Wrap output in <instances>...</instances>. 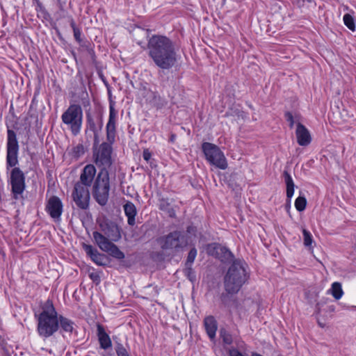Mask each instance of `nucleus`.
<instances>
[{"mask_svg":"<svg viewBox=\"0 0 356 356\" xmlns=\"http://www.w3.org/2000/svg\"><path fill=\"white\" fill-rule=\"evenodd\" d=\"M296 135L298 143L301 146H307L312 141L309 130L300 122L297 124Z\"/></svg>","mask_w":356,"mask_h":356,"instance_id":"19","label":"nucleus"},{"mask_svg":"<svg viewBox=\"0 0 356 356\" xmlns=\"http://www.w3.org/2000/svg\"><path fill=\"white\" fill-rule=\"evenodd\" d=\"M159 208L163 211L170 207L171 202L168 198L161 197L159 199Z\"/></svg>","mask_w":356,"mask_h":356,"instance_id":"32","label":"nucleus"},{"mask_svg":"<svg viewBox=\"0 0 356 356\" xmlns=\"http://www.w3.org/2000/svg\"><path fill=\"white\" fill-rule=\"evenodd\" d=\"M164 211H165L170 218L176 217V212H175V209L172 207H169L168 209L165 210Z\"/></svg>","mask_w":356,"mask_h":356,"instance_id":"38","label":"nucleus"},{"mask_svg":"<svg viewBox=\"0 0 356 356\" xmlns=\"http://www.w3.org/2000/svg\"><path fill=\"white\" fill-rule=\"evenodd\" d=\"M83 247L93 262L99 266L106 265L108 257L105 254L99 253L96 248L90 245L83 244Z\"/></svg>","mask_w":356,"mask_h":356,"instance_id":"17","label":"nucleus"},{"mask_svg":"<svg viewBox=\"0 0 356 356\" xmlns=\"http://www.w3.org/2000/svg\"><path fill=\"white\" fill-rule=\"evenodd\" d=\"M74 33V37L76 41L79 43H81L82 42V39L81 38V31L80 29H74L73 31Z\"/></svg>","mask_w":356,"mask_h":356,"instance_id":"36","label":"nucleus"},{"mask_svg":"<svg viewBox=\"0 0 356 356\" xmlns=\"http://www.w3.org/2000/svg\"><path fill=\"white\" fill-rule=\"evenodd\" d=\"M115 351L118 356H130L126 348L120 343H117Z\"/></svg>","mask_w":356,"mask_h":356,"instance_id":"33","label":"nucleus"},{"mask_svg":"<svg viewBox=\"0 0 356 356\" xmlns=\"http://www.w3.org/2000/svg\"><path fill=\"white\" fill-rule=\"evenodd\" d=\"M97 337L101 348L106 350L111 347L112 342L111 338L101 325H97Z\"/></svg>","mask_w":356,"mask_h":356,"instance_id":"21","label":"nucleus"},{"mask_svg":"<svg viewBox=\"0 0 356 356\" xmlns=\"http://www.w3.org/2000/svg\"><path fill=\"white\" fill-rule=\"evenodd\" d=\"M330 291L336 300H339L343 295L341 284L338 282L332 284Z\"/></svg>","mask_w":356,"mask_h":356,"instance_id":"24","label":"nucleus"},{"mask_svg":"<svg viewBox=\"0 0 356 356\" xmlns=\"http://www.w3.org/2000/svg\"><path fill=\"white\" fill-rule=\"evenodd\" d=\"M298 1V3H299L300 1H302V2H305V0H296ZM306 1H307L308 3H312L313 2V0H306Z\"/></svg>","mask_w":356,"mask_h":356,"instance_id":"45","label":"nucleus"},{"mask_svg":"<svg viewBox=\"0 0 356 356\" xmlns=\"http://www.w3.org/2000/svg\"><path fill=\"white\" fill-rule=\"evenodd\" d=\"M186 269H187V271H188V276L190 278V280H191V275L192 273H193V270L191 271H190L187 268H186Z\"/></svg>","mask_w":356,"mask_h":356,"instance_id":"44","label":"nucleus"},{"mask_svg":"<svg viewBox=\"0 0 356 356\" xmlns=\"http://www.w3.org/2000/svg\"><path fill=\"white\" fill-rule=\"evenodd\" d=\"M175 138H176V136H175V134H172V135L170 136V140L171 142H174V140H175Z\"/></svg>","mask_w":356,"mask_h":356,"instance_id":"43","label":"nucleus"},{"mask_svg":"<svg viewBox=\"0 0 356 356\" xmlns=\"http://www.w3.org/2000/svg\"><path fill=\"white\" fill-rule=\"evenodd\" d=\"M58 331L63 337L65 334H72L75 326V323L72 320L58 314Z\"/></svg>","mask_w":356,"mask_h":356,"instance_id":"18","label":"nucleus"},{"mask_svg":"<svg viewBox=\"0 0 356 356\" xmlns=\"http://www.w3.org/2000/svg\"><path fill=\"white\" fill-rule=\"evenodd\" d=\"M283 177H284V182H285V184L286 186V197H287V199L291 200V197H293V195L294 194L295 184H294L293 180L292 179V177L286 170L284 171Z\"/></svg>","mask_w":356,"mask_h":356,"instance_id":"23","label":"nucleus"},{"mask_svg":"<svg viewBox=\"0 0 356 356\" xmlns=\"http://www.w3.org/2000/svg\"><path fill=\"white\" fill-rule=\"evenodd\" d=\"M63 203L60 199L55 195L51 196L46 205V211L54 220L59 219L63 213Z\"/></svg>","mask_w":356,"mask_h":356,"instance_id":"15","label":"nucleus"},{"mask_svg":"<svg viewBox=\"0 0 356 356\" xmlns=\"http://www.w3.org/2000/svg\"><path fill=\"white\" fill-rule=\"evenodd\" d=\"M154 291H155V293H156V294H158V291H157V289H156V287H154Z\"/></svg>","mask_w":356,"mask_h":356,"instance_id":"46","label":"nucleus"},{"mask_svg":"<svg viewBox=\"0 0 356 356\" xmlns=\"http://www.w3.org/2000/svg\"><path fill=\"white\" fill-rule=\"evenodd\" d=\"M84 153L85 148L83 145L81 143L73 147L70 152V154L76 159H78L79 158L82 156L84 154Z\"/></svg>","mask_w":356,"mask_h":356,"instance_id":"25","label":"nucleus"},{"mask_svg":"<svg viewBox=\"0 0 356 356\" xmlns=\"http://www.w3.org/2000/svg\"><path fill=\"white\" fill-rule=\"evenodd\" d=\"M148 55L154 65L163 70H169L178 61L175 42L165 35H153L147 43Z\"/></svg>","mask_w":356,"mask_h":356,"instance_id":"1","label":"nucleus"},{"mask_svg":"<svg viewBox=\"0 0 356 356\" xmlns=\"http://www.w3.org/2000/svg\"><path fill=\"white\" fill-rule=\"evenodd\" d=\"M8 140L6 145V169L17 168L18 164L19 145L15 132L8 129Z\"/></svg>","mask_w":356,"mask_h":356,"instance_id":"10","label":"nucleus"},{"mask_svg":"<svg viewBox=\"0 0 356 356\" xmlns=\"http://www.w3.org/2000/svg\"><path fill=\"white\" fill-rule=\"evenodd\" d=\"M25 175L19 168H13L10 171L8 182L11 186V194L14 200L24 199L26 188Z\"/></svg>","mask_w":356,"mask_h":356,"instance_id":"9","label":"nucleus"},{"mask_svg":"<svg viewBox=\"0 0 356 356\" xmlns=\"http://www.w3.org/2000/svg\"><path fill=\"white\" fill-rule=\"evenodd\" d=\"M228 353L229 356H248L246 354L241 353L238 349L235 348H232L228 350Z\"/></svg>","mask_w":356,"mask_h":356,"instance_id":"35","label":"nucleus"},{"mask_svg":"<svg viewBox=\"0 0 356 356\" xmlns=\"http://www.w3.org/2000/svg\"><path fill=\"white\" fill-rule=\"evenodd\" d=\"M304 245L307 248H311L313 243V238L311 233L305 229L302 230Z\"/></svg>","mask_w":356,"mask_h":356,"instance_id":"31","label":"nucleus"},{"mask_svg":"<svg viewBox=\"0 0 356 356\" xmlns=\"http://www.w3.org/2000/svg\"><path fill=\"white\" fill-rule=\"evenodd\" d=\"M63 123L74 136L80 134L83 123V111L79 104H70L61 115Z\"/></svg>","mask_w":356,"mask_h":356,"instance_id":"6","label":"nucleus"},{"mask_svg":"<svg viewBox=\"0 0 356 356\" xmlns=\"http://www.w3.org/2000/svg\"><path fill=\"white\" fill-rule=\"evenodd\" d=\"M331 310H334V306H332Z\"/></svg>","mask_w":356,"mask_h":356,"instance_id":"49","label":"nucleus"},{"mask_svg":"<svg viewBox=\"0 0 356 356\" xmlns=\"http://www.w3.org/2000/svg\"><path fill=\"white\" fill-rule=\"evenodd\" d=\"M87 124L88 129L94 133L95 140L97 139V130L94 119L90 113L86 115Z\"/></svg>","mask_w":356,"mask_h":356,"instance_id":"28","label":"nucleus"},{"mask_svg":"<svg viewBox=\"0 0 356 356\" xmlns=\"http://www.w3.org/2000/svg\"><path fill=\"white\" fill-rule=\"evenodd\" d=\"M202 149L207 161L211 165L221 169L227 168V162L224 153L215 144L204 142L202 144Z\"/></svg>","mask_w":356,"mask_h":356,"instance_id":"8","label":"nucleus"},{"mask_svg":"<svg viewBox=\"0 0 356 356\" xmlns=\"http://www.w3.org/2000/svg\"><path fill=\"white\" fill-rule=\"evenodd\" d=\"M108 95H109L110 97L111 96V91L109 90H108Z\"/></svg>","mask_w":356,"mask_h":356,"instance_id":"47","label":"nucleus"},{"mask_svg":"<svg viewBox=\"0 0 356 356\" xmlns=\"http://www.w3.org/2000/svg\"><path fill=\"white\" fill-rule=\"evenodd\" d=\"M320 326L323 327V323H319Z\"/></svg>","mask_w":356,"mask_h":356,"instance_id":"50","label":"nucleus"},{"mask_svg":"<svg viewBox=\"0 0 356 356\" xmlns=\"http://www.w3.org/2000/svg\"><path fill=\"white\" fill-rule=\"evenodd\" d=\"M186 232L189 234L195 235L197 232V229L193 225H189L186 228Z\"/></svg>","mask_w":356,"mask_h":356,"instance_id":"37","label":"nucleus"},{"mask_svg":"<svg viewBox=\"0 0 356 356\" xmlns=\"http://www.w3.org/2000/svg\"><path fill=\"white\" fill-rule=\"evenodd\" d=\"M307 200L304 196H299L295 201V207L298 211H302L305 209Z\"/></svg>","mask_w":356,"mask_h":356,"instance_id":"29","label":"nucleus"},{"mask_svg":"<svg viewBox=\"0 0 356 356\" xmlns=\"http://www.w3.org/2000/svg\"><path fill=\"white\" fill-rule=\"evenodd\" d=\"M92 235L96 243L102 250L108 252L111 257L118 260H122L125 257L124 252L102 234L95 231Z\"/></svg>","mask_w":356,"mask_h":356,"instance_id":"12","label":"nucleus"},{"mask_svg":"<svg viewBox=\"0 0 356 356\" xmlns=\"http://www.w3.org/2000/svg\"><path fill=\"white\" fill-rule=\"evenodd\" d=\"M344 24L352 31L355 30V24L353 17L350 14H345L343 16Z\"/></svg>","mask_w":356,"mask_h":356,"instance_id":"30","label":"nucleus"},{"mask_svg":"<svg viewBox=\"0 0 356 356\" xmlns=\"http://www.w3.org/2000/svg\"><path fill=\"white\" fill-rule=\"evenodd\" d=\"M124 211L127 217V222L129 225L133 226L136 224V216L137 214L136 207L134 203L127 201L123 206Z\"/></svg>","mask_w":356,"mask_h":356,"instance_id":"22","label":"nucleus"},{"mask_svg":"<svg viewBox=\"0 0 356 356\" xmlns=\"http://www.w3.org/2000/svg\"><path fill=\"white\" fill-rule=\"evenodd\" d=\"M116 118L117 111L114 108V102L111 100L109 105V118L106 124V138L110 143H113L115 141Z\"/></svg>","mask_w":356,"mask_h":356,"instance_id":"14","label":"nucleus"},{"mask_svg":"<svg viewBox=\"0 0 356 356\" xmlns=\"http://www.w3.org/2000/svg\"><path fill=\"white\" fill-rule=\"evenodd\" d=\"M90 277L93 281H95L99 278V276L97 274L94 273L90 274Z\"/></svg>","mask_w":356,"mask_h":356,"instance_id":"42","label":"nucleus"},{"mask_svg":"<svg viewBox=\"0 0 356 356\" xmlns=\"http://www.w3.org/2000/svg\"><path fill=\"white\" fill-rule=\"evenodd\" d=\"M92 186V196L101 206H105L108 200L110 179L108 171H99Z\"/></svg>","mask_w":356,"mask_h":356,"instance_id":"7","label":"nucleus"},{"mask_svg":"<svg viewBox=\"0 0 356 356\" xmlns=\"http://www.w3.org/2000/svg\"><path fill=\"white\" fill-rule=\"evenodd\" d=\"M151 287H152V285H148V286H147V289H149V288H151Z\"/></svg>","mask_w":356,"mask_h":356,"instance_id":"48","label":"nucleus"},{"mask_svg":"<svg viewBox=\"0 0 356 356\" xmlns=\"http://www.w3.org/2000/svg\"><path fill=\"white\" fill-rule=\"evenodd\" d=\"M162 250L172 254L178 253L188 245V241L181 231L175 230L156 238Z\"/></svg>","mask_w":356,"mask_h":356,"instance_id":"5","label":"nucleus"},{"mask_svg":"<svg viewBox=\"0 0 356 356\" xmlns=\"http://www.w3.org/2000/svg\"><path fill=\"white\" fill-rule=\"evenodd\" d=\"M204 325L210 339H213L216 337L218 328V323L215 318L213 316L205 317L204 319Z\"/></svg>","mask_w":356,"mask_h":356,"instance_id":"20","label":"nucleus"},{"mask_svg":"<svg viewBox=\"0 0 356 356\" xmlns=\"http://www.w3.org/2000/svg\"><path fill=\"white\" fill-rule=\"evenodd\" d=\"M320 326L323 327V323H319Z\"/></svg>","mask_w":356,"mask_h":356,"instance_id":"51","label":"nucleus"},{"mask_svg":"<svg viewBox=\"0 0 356 356\" xmlns=\"http://www.w3.org/2000/svg\"><path fill=\"white\" fill-rule=\"evenodd\" d=\"M100 227L108 240L117 241L121 238L119 227L115 222H104L100 224Z\"/></svg>","mask_w":356,"mask_h":356,"instance_id":"16","label":"nucleus"},{"mask_svg":"<svg viewBox=\"0 0 356 356\" xmlns=\"http://www.w3.org/2000/svg\"><path fill=\"white\" fill-rule=\"evenodd\" d=\"M96 175V168L92 164L86 165L80 175V179L74 186L72 197L78 208L86 210L89 207L90 199L89 188Z\"/></svg>","mask_w":356,"mask_h":356,"instance_id":"4","label":"nucleus"},{"mask_svg":"<svg viewBox=\"0 0 356 356\" xmlns=\"http://www.w3.org/2000/svg\"><path fill=\"white\" fill-rule=\"evenodd\" d=\"M110 143L104 142L102 143L97 152L94 153V158L95 164L101 168L100 171H108V168L111 167L113 163L111 154L113 151L112 145Z\"/></svg>","mask_w":356,"mask_h":356,"instance_id":"11","label":"nucleus"},{"mask_svg":"<svg viewBox=\"0 0 356 356\" xmlns=\"http://www.w3.org/2000/svg\"><path fill=\"white\" fill-rule=\"evenodd\" d=\"M70 26L72 27L73 31L74 30V29H78V27L76 26V23L73 19H70Z\"/></svg>","mask_w":356,"mask_h":356,"instance_id":"41","label":"nucleus"},{"mask_svg":"<svg viewBox=\"0 0 356 356\" xmlns=\"http://www.w3.org/2000/svg\"><path fill=\"white\" fill-rule=\"evenodd\" d=\"M206 251L209 255L214 257L224 263L230 261L234 259V254L227 248L217 243L208 244Z\"/></svg>","mask_w":356,"mask_h":356,"instance_id":"13","label":"nucleus"},{"mask_svg":"<svg viewBox=\"0 0 356 356\" xmlns=\"http://www.w3.org/2000/svg\"><path fill=\"white\" fill-rule=\"evenodd\" d=\"M220 337L222 340L224 345H231L233 342L232 334L225 329L220 330Z\"/></svg>","mask_w":356,"mask_h":356,"instance_id":"27","label":"nucleus"},{"mask_svg":"<svg viewBox=\"0 0 356 356\" xmlns=\"http://www.w3.org/2000/svg\"><path fill=\"white\" fill-rule=\"evenodd\" d=\"M143 159L145 160V161H149V159L151 158V154L149 152H148L147 150H144L143 152Z\"/></svg>","mask_w":356,"mask_h":356,"instance_id":"39","label":"nucleus"},{"mask_svg":"<svg viewBox=\"0 0 356 356\" xmlns=\"http://www.w3.org/2000/svg\"><path fill=\"white\" fill-rule=\"evenodd\" d=\"M248 265L244 260L235 259L224 277V287L227 293H222L221 301L226 305L229 295L237 293L248 281Z\"/></svg>","mask_w":356,"mask_h":356,"instance_id":"2","label":"nucleus"},{"mask_svg":"<svg viewBox=\"0 0 356 356\" xmlns=\"http://www.w3.org/2000/svg\"><path fill=\"white\" fill-rule=\"evenodd\" d=\"M37 321L36 331L39 337L47 339L58 332V312L52 300L48 299L40 306L38 313H35Z\"/></svg>","mask_w":356,"mask_h":356,"instance_id":"3","label":"nucleus"},{"mask_svg":"<svg viewBox=\"0 0 356 356\" xmlns=\"http://www.w3.org/2000/svg\"><path fill=\"white\" fill-rule=\"evenodd\" d=\"M285 118L287 122L289 123V127L292 129L294 125V120H293V116L292 113L289 111H287L284 114Z\"/></svg>","mask_w":356,"mask_h":356,"instance_id":"34","label":"nucleus"},{"mask_svg":"<svg viewBox=\"0 0 356 356\" xmlns=\"http://www.w3.org/2000/svg\"><path fill=\"white\" fill-rule=\"evenodd\" d=\"M34 2L36 3L37 7L39 8L40 11H44V8L43 7L42 3L40 1V0H33Z\"/></svg>","mask_w":356,"mask_h":356,"instance_id":"40","label":"nucleus"},{"mask_svg":"<svg viewBox=\"0 0 356 356\" xmlns=\"http://www.w3.org/2000/svg\"><path fill=\"white\" fill-rule=\"evenodd\" d=\"M197 254V251L195 248H192L188 254L187 259L186 261V267L190 271L192 270V265L195 261Z\"/></svg>","mask_w":356,"mask_h":356,"instance_id":"26","label":"nucleus"}]
</instances>
